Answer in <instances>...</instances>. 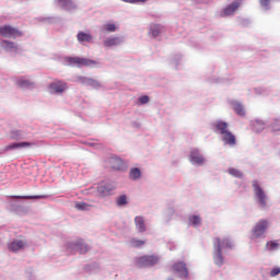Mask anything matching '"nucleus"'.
Segmentation results:
<instances>
[{"instance_id": "7", "label": "nucleus", "mask_w": 280, "mask_h": 280, "mask_svg": "<svg viewBox=\"0 0 280 280\" xmlns=\"http://www.w3.org/2000/svg\"><path fill=\"white\" fill-rule=\"evenodd\" d=\"M67 89H68L67 82L60 81V80L52 81L48 85V91L50 95H62V93H65Z\"/></svg>"}, {"instance_id": "40", "label": "nucleus", "mask_w": 280, "mask_h": 280, "mask_svg": "<svg viewBox=\"0 0 280 280\" xmlns=\"http://www.w3.org/2000/svg\"><path fill=\"white\" fill-rule=\"evenodd\" d=\"M259 2H260V5L262 7V8H265V10H269L270 9V0H259Z\"/></svg>"}, {"instance_id": "19", "label": "nucleus", "mask_w": 280, "mask_h": 280, "mask_svg": "<svg viewBox=\"0 0 280 280\" xmlns=\"http://www.w3.org/2000/svg\"><path fill=\"white\" fill-rule=\"evenodd\" d=\"M55 3L58 8H61V10H66L67 12H71V10H75L78 8V4H75L73 0H55Z\"/></svg>"}, {"instance_id": "33", "label": "nucleus", "mask_w": 280, "mask_h": 280, "mask_svg": "<svg viewBox=\"0 0 280 280\" xmlns=\"http://www.w3.org/2000/svg\"><path fill=\"white\" fill-rule=\"evenodd\" d=\"M12 198H18L20 200H40L43 198H46L45 195L39 196H12Z\"/></svg>"}, {"instance_id": "5", "label": "nucleus", "mask_w": 280, "mask_h": 280, "mask_svg": "<svg viewBox=\"0 0 280 280\" xmlns=\"http://www.w3.org/2000/svg\"><path fill=\"white\" fill-rule=\"evenodd\" d=\"M67 250L68 253H71V255L75 253H80V255H84L91 250V246L89 244L84 243L82 240L73 241L67 244Z\"/></svg>"}, {"instance_id": "14", "label": "nucleus", "mask_w": 280, "mask_h": 280, "mask_svg": "<svg viewBox=\"0 0 280 280\" xmlns=\"http://www.w3.org/2000/svg\"><path fill=\"white\" fill-rule=\"evenodd\" d=\"M77 82L83 84V86H91L92 89H102V83L93 78L89 77H77Z\"/></svg>"}, {"instance_id": "37", "label": "nucleus", "mask_w": 280, "mask_h": 280, "mask_svg": "<svg viewBox=\"0 0 280 280\" xmlns=\"http://www.w3.org/2000/svg\"><path fill=\"white\" fill-rule=\"evenodd\" d=\"M229 174L234 176V178H242L244 176L240 170L233 167L229 168Z\"/></svg>"}, {"instance_id": "25", "label": "nucleus", "mask_w": 280, "mask_h": 280, "mask_svg": "<svg viewBox=\"0 0 280 280\" xmlns=\"http://www.w3.org/2000/svg\"><path fill=\"white\" fill-rule=\"evenodd\" d=\"M230 105L240 117H244V115H246V109L244 108V105H242V103L232 101Z\"/></svg>"}, {"instance_id": "29", "label": "nucleus", "mask_w": 280, "mask_h": 280, "mask_svg": "<svg viewBox=\"0 0 280 280\" xmlns=\"http://www.w3.org/2000/svg\"><path fill=\"white\" fill-rule=\"evenodd\" d=\"M188 224L189 226H194L195 229H198V226H201L202 219L198 214H194L188 218Z\"/></svg>"}, {"instance_id": "27", "label": "nucleus", "mask_w": 280, "mask_h": 280, "mask_svg": "<svg viewBox=\"0 0 280 280\" xmlns=\"http://www.w3.org/2000/svg\"><path fill=\"white\" fill-rule=\"evenodd\" d=\"M118 30H119V26L117 24L110 23V22L103 24L101 27V32H103V34H106V33L113 34Z\"/></svg>"}, {"instance_id": "31", "label": "nucleus", "mask_w": 280, "mask_h": 280, "mask_svg": "<svg viewBox=\"0 0 280 280\" xmlns=\"http://www.w3.org/2000/svg\"><path fill=\"white\" fill-rule=\"evenodd\" d=\"M25 137H27V133L23 130H12L10 132V138L15 141H21L22 139H25Z\"/></svg>"}, {"instance_id": "36", "label": "nucleus", "mask_w": 280, "mask_h": 280, "mask_svg": "<svg viewBox=\"0 0 280 280\" xmlns=\"http://www.w3.org/2000/svg\"><path fill=\"white\" fill-rule=\"evenodd\" d=\"M145 244V241H141L139 238H131L130 240V246L133 248H140V246H143Z\"/></svg>"}, {"instance_id": "23", "label": "nucleus", "mask_w": 280, "mask_h": 280, "mask_svg": "<svg viewBox=\"0 0 280 280\" xmlns=\"http://www.w3.org/2000/svg\"><path fill=\"white\" fill-rule=\"evenodd\" d=\"M165 32V27L161 24H151L149 34L153 36V38H156L158 36H161Z\"/></svg>"}, {"instance_id": "20", "label": "nucleus", "mask_w": 280, "mask_h": 280, "mask_svg": "<svg viewBox=\"0 0 280 280\" xmlns=\"http://www.w3.org/2000/svg\"><path fill=\"white\" fill-rule=\"evenodd\" d=\"M34 143L32 142H13L4 147L3 152H10L12 150H23L25 148H32Z\"/></svg>"}, {"instance_id": "11", "label": "nucleus", "mask_w": 280, "mask_h": 280, "mask_svg": "<svg viewBox=\"0 0 280 280\" xmlns=\"http://www.w3.org/2000/svg\"><path fill=\"white\" fill-rule=\"evenodd\" d=\"M242 5V0H233L221 12V16H233Z\"/></svg>"}, {"instance_id": "43", "label": "nucleus", "mask_w": 280, "mask_h": 280, "mask_svg": "<svg viewBox=\"0 0 280 280\" xmlns=\"http://www.w3.org/2000/svg\"><path fill=\"white\" fill-rule=\"evenodd\" d=\"M39 21H43L44 23H47V21H49V18H40Z\"/></svg>"}, {"instance_id": "34", "label": "nucleus", "mask_w": 280, "mask_h": 280, "mask_svg": "<svg viewBox=\"0 0 280 280\" xmlns=\"http://www.w3.org/2000/svg\"><path fill=\"white\" fill-rule=\"evenodd\" d=\"M116 205L118 207H126V205H128V197L126 195L119 196L116 198Z\"/></svg>"}, {"instance_id": "12", "label": "nucleus", "mask_w": 280, "mask_h": 280, "mask_svg": "<svg viewBox=\"0 0 280 280\" xmlns=\"http://www.w3.org/2000/svg\"><path fill=\"white\" fill-rule=\"evenodd\" d=\"M189 161L192 165H205L207 160L205 159V155L200 153V150L198 149H192L189 154Z\"/></svg>"}, {"instance_id": "2", "label": "nucleus", "mask_w": 280, "mask_h": 280, "mask_svg": "<svg viewBox=\"0 0 280 280\" xmlns=\"http://www.w3.org/2000/svg\"><path fill=\"white\" fill-rule=\"evenodd\" d=\"M253 187H254V198L258 203V206L260 207V209H268L269 207L268 202L270 199L268 198V195H266V191L264 190V188H261V186L259 185V182L254 180Z\"/></svg>"}, {"instance_id": "24", "label": "nucleus", "mask_w": 280, "mask_h": 280, "mask_svg": "<svg viewBox=\"0 0 280 280\" xmlns=\"http://www.w3.org/2000/svg\"><path fill=\"white\" fill-rule=\"evenodd\" d=\"M77 40L80 45H84L85 43H93V35L86 32H79L77 35Z\"/></svg>"}, {"instance_id": "6", "label": "nucleus", "mask_w": 280, "mask_h": 280, "mask_svg": "<svg viewBox=\"0 0 280 280\" xmlns=\"http://www.w3.org/2000/svg\"><path fill=\"white\" fill-rule=\"evenodd\" d=\"M0 36L4 38H21L23 32L10 25L0 26Z\"/></svg>"}, {"instance_id": "21", "label": "nucleus", "mask_w": 280, "mask_h": 280, "mask_svg": "<svg viewBox=\"0 0 280 280\" xmlns=\"http://www.w3.org/2000/svg\"><path fill=\"white\" fill-rule=\"evenodd\" d=\"M27 246V242L23 240H14L9 244V250L11 253H19V250H23Z\"/></svg>"}, {"instance_id": "41", "label": "nucleus", "mask_w": 280, "mask_h": 280, "mask_svg": "<svg viewBox=\"0 0 280 280\" xmlns=\"http://www.w3.org/2000/svg\"><path fill=\"white\" fill-rule=\"evenodd\" d=\"M277 275H280V268L276 267L270 271V277H277Z\"/></svg>"}, {"instance_id": "17", "label": "nucleus", "mask_w": 280, "mask_h": 280, "mask_svg": "<svg viewBox=\"0 0 280 280\" xmlns=\"http://www.w3.org/2000/svg\"><path fill=\"white\" fill-rule=\"evenodd\" d=\"M109 164L113 170H116L117 172H124L128 167V163H126L119 156H112L109 159Z\"/></svg>"}, {"instance_id": "26", "label": "nucleus", "mask_w": 280, "mask_h": 280, "mask_svg": "<svg viewBox=\"0 0 280 280\" xmlns=\"http://www.w3.org/2000/svg\"><path fill=\"white\" fill-rule=\"evenodd\" d=\"M135 224H136V231H138V233H145L147 231L145 219H143V217L141 215L136 217Z\"/></svg>"}, {"instance_id": "16", "label": "nucleus", "mask_w": 280, "mask_h": 280, "mask_svg": "<svg viewBox=\"0 0 280 280\" xmlns=\"http://www.w3.org/2000/svg\"><path fill=\"white\" fill-rule=\"evenodd\" d=\"M125 39L122 36H108L103 40L104 47H119V45H124Z\"/></svg>"}, {"instance_id": "35", "label": "nucleus", "mask_w": 280, "mask_h": 280, "mask_svg": "<svg viewBox=\"0 0 280 280\" xmlns=\"http://www.w3.org/2000/svg\"><path fill=\"white\" fill-rule=\"evenodd\" d=\"M266 250H279V243L275 242V241H269L266 244Z\"/></svg>"}, {"instance_id": "3", "label": "nucleus", "mask_w": 280, "mask_h": 280, "mask_svg": "<svg viewBox=\"0 0 280 280\" xmlns=\"http://www.w3.org/2000/svg\"><path fill=\"white\" fill-rule=\"evenodd\" d=\"M66 65H69L70 67H97L100 65L98 61L86 59V58H80V57H66L65 58Z\"/></svg>"}, {"instance_id": "4", "label": "nucleus", "mask_w": 280, "mask_h": 280, "mask_svg": "<svg viewBox=\"0 0 280 280\" xmlns=\"http://www.w3.org/2000/svg\"><path fill=\"white\" fill-rule=\"evenodd\" d=\"M270 226L268 220H259L252 229V240H261L266 237V231Z\"/></svg>"}, {"instance_id": "30", "label": "nucleus", "mask_w": 280, "mask_h": 280, "mask_svg": "<svg viewBox=\"0 0 280 280\" xmlns=\"http://www.w3.org/2000/svg\"><path fill=\"white\" fill-rule=\"evenodd\" d=\"M141 176H142L141 168L139 167L130 168L129 171L130 180H141Z\"/></svg>"}, {"instance_id": "10", "label": "nucleus", "mask_w": 280, "mask_h": 280, "mask_svg": "<svg viewBox=\"0 0 280 280\" xmlns=\"http://www.w3.org/2000/svg\"><path fill=\"white\" fill-rule=\"evenodd\" d=\"M117 187V184L115 182H102L97 186V192L100 196H109L110 191L115 190Z\"/></svg>"}, {"instance_id": "9", "label": "nucleus", "mask_w": 280, "mask_h": 280, "mask_svg": "<svg viewBox=\"0 0 280 280\" xmlns=\"http://www.w3.org/2000/svg\"><path fill=\"white\" fill-rule=\"evenodd\" d=\"M172 270L176 277H179V279H188L189 277L187 265H185L184 261L175 262L172 267Z\"/></svg>"}, {"instance_id": "28", "label": "nucleus", "mask_w": 280, "mask_h": 280, "mask_svg": "<svg viewBox=\"0 0 280 280\" xmlns=\"http://www.w3.org/2000/svg\"><path fill=\"white\" fill-rule=\"evenodd\" d=\"M252 129L254 132H264L266 129V121L261 119H254L252 120Z\"/></svg>"}, {"instance_id": "44", "label": "nucleus", "mask_w": 280, "mask_h": 280, "mask_svg": "<svg viewBox=\"0 0 280 280\" xmlns=\"http://www.w3.org/2000/svg\"><path fill=\"white\" fill-rule=\"evenodd\" d=\"M167 280H174V279H172V278H168Z\"/></svg>"}, {"instance_id": "22", "label": "nucleus", "mask_w": 280, "mask_h": 280, "mask_svg": "<svg viewBox=\"0 0 280 280\" xmlns=\"http://www.w3.org/2000/svg\"><path fill=\"white\" fill-rule=\"evenodd\" d=\"M221 141L225 145H230L231 148L235 147L237 144V140L235 139V135L231 131H226L225 135L221 136Z\"/></svg>"}, {"instance_id": "8", "label": "nucleus", "mask_w": 280, "mask_h": 280, "mask_svg": "<svg viewBox=\"0 0 280 280\" xmlns=\"http://www.w3.org/2000/svg\"><path fill=\"white\" fill-rule=\"evenodd\" d=\"M159 264V257L156 256H142L136 258V265L138 268H148L150 266H156Z\"/></svg>"}, {"instance_id": "38", "label": "nucleus", "mask_w": 280, "mask_h": 280, "mask_svg": "<svg viewBox=\"0 0 280 280\" xmlns=\"http://www.w3.org/2000/svg\"><path fill=\"white\" fill-rule=\"evenodd\" d=\"M270 129L272 130V132H280V120L275 119L270 125Z\"/></svg>"}, {"instance_id": "39", "label": "nucleus", "mask_w": 280, "mask_h": 280, "mask_svg": "<svg viewBox=\"0 0 280 280\" xmlns=\"http://www.w3.org/2000/svg\"><path fill=\"white\" fill-rule=\"evenodd\" d=\"M138 102H139V104H148V102H150V96H148V95H143V96H140L139 98H138Z\"/></svg>"}, {"instance_id": "15", "label": "nucleus", "mask_w": 280, "mask_h": 280, "mask_svg": "<svg viewBox=\"0 0 280 280\" xmlns=\"http://www.w3.org/2000/svg\"><path fill=\"white\" fill-rule=\"evenodd\" d=\"M211 128L217 135H220L221 137L229 132V124L226 121L222 120H215L211 124Z\"/></svg>"}, {"instance_id": "13", "label": "nucleus", "mask_w": 280, "mask_h": 280, "mask_svg": "<svg viewBox=\"0 0 280 280\" xmlns=\"http://www.w3.org/2000/svg\"><path fill=\"white\" fill-rule=\"evenodd\" d=\"M1 47L4 49V51H9V54H21V51H23V48H21L19 44L8 39H3L1 42Z\"/></svg>"}, {"instance_id": "1", "label": "nucleus", "mask_w": 280, "mask_h": 280, "mask_svg": "<svg viewBox=\"0 0 280 280\" xmlns=\"http://www.w3.org/2000/svg\"><path fill=\"white\" fill-rule=\"evenodd\" d=\"M235 246L233 241L229 237L220 238L215 237L213 240V262L215 266H219V268H222L224 266V253L226 250H231Z\"/></svg>"}, {"instance_id": "32", "label": "nucleus", "mask_w": 280, "mask_h": 280, "mask_svg": "<svg viewBox=\"0 0 280 280\" xmlns=\"http://www.w3.org/2000/svg\"><path fill=\"white\" fill-rule=\"evenodd\" d=\"M74 208L78 211H91V209H93V205L86 203V202H82V201H77L74 203Z\"/></svg>"}, {"instance_id": "18", "label": "nucleus", "mask_w": 280, "mask_h": 280, "mask_svg": "<svg viewBox=\"0 0 280 280\" xmlns=\"http://www.w3.org/2000/svg\"><path fill=\"white\" fill-rule=\"evenodd\" d=\"M16 84L20 86V89H34L36 86V83H34V80L30 78L28 75L19 77L16 79Z\"/></svg>"}, {"instance_id": "42", "label": "nucleus", "mask_w": 280, "mask_h": 280, "mask_svg": "<svg viewBox=\"0 0 280 280\" xmlns=\"http://www.w3.org/2000/svg\"><path fill=\"white\" fill-rule=\"evenodd\" d=\"M178 60H180V55L175 56V58L173 59V62L175 63L176 67H178Z\"/></svg>"}]
</instances>
